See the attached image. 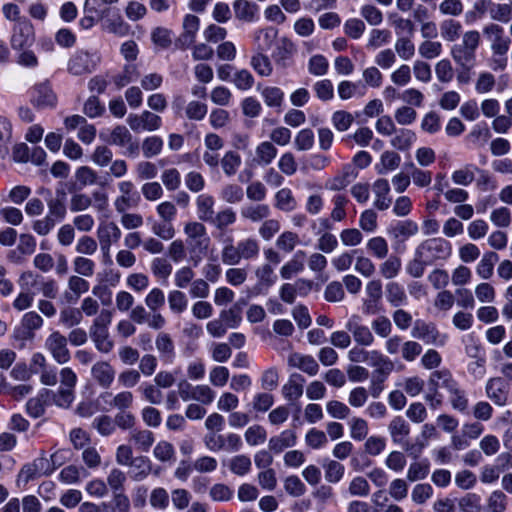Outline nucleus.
<instances>
[{"label":"nucleus","instance_id":"f704fd0d","mask_svg":"<svg viewBox=\"0 0 512 512\" xmlns=\"http://www.w3.org/2000/svg\"><path fill=\"white\" fill-rule=\"evenodd\" d=\"M275 206L279 210L290 212L296 209L297 201L295 200L292 191L288 188L280 189L275 195Z\"/></svg>","mask_w":512,"mask_h":512},{"label":"nucleus","instance_id":"6e6d98bb","mask_svg":"<svg viewBox=\"0 0 512 512\" xmlns=\"http://www.w3.org/2000/svg\"><path fill=\"white\" fill-rule=\"evenodd\" d=\"M221 165L224 173L227 176H232L237 172L241 165V157L234 151H228L222 158Z\"/></svg>","mask_w":512,"mask_h":512},{"label":"nucleus","instance_id":"8fccbe9b","mask_svg":"<svg viewBox=\"0 0 512 512\" xmlns=\"http://www.w3.org/2000/svg\"><path fill=\"white\" fill-rule=\"evenodd\" d=\"M251 460L246 455L234 456L229 462L230 471L238 476H244L251 470Z\"/></svg>","mask_w":512,"mask_h":512},{"label":"nucleus","instance_id":"c9c22d12","mask_svg":"<svg viewBox=\"0 0 512 512\" xmlns=\"http://www.w3.org/2000/svg\"><path fill=\"white\" fill-rule=\"evenodd\" d=\"M138 76L137 66L135 64H126L120 73L113 76L112 80L115 86L120 89L136 80Z\"/></svg>","mask_w":512,"mask_h":512},{"label":"nucleus","instance_id":"a878e982","mask_svg":"<svg viewBox=\"0 0 512 512\" xmlns=\"http://www.w3.org/2000/svg\"><path fill=\"white\" fill-rule=\"evenodd\" d=\"M198 218L204 222H211L214 212V198L207 194H201L196 200Z\"/></svg>","mask_w":512,"mask_h":512},{"label":"nucleus","instance_id":"c756f323","mask_svg":"<svg viewBox=\"0 0 512 512\" xmlns=\"http://www.w3.org/2000/svg\"><path fill=\"white\" fill-rule=\"evenodd\" d=\"M386 298L393 307H400L407 302L405 290L397 282H389L386 285Z\"/></svg>","mask_w":512,"mask_h":512},{"label":"nucleus","instance_id":"f03ea898","mask_svg":"<svg viewBox=\"0 0 512 512\" xmlns=\"http://www.w3.org/2000/svg\"><path fill=\"white\" fill-rule=\"evenodd\" d=\"M184 233L187 236V244L192 255L200 259L206 254L210 237L207 234L206 227L197 221L188 222L184 227Z\"/></svg>","mask_w":512,"mask_h":512},{"label":"nucleus","instance_id":"9d476101","mask_svg":"<svg viewBox=\"0 0 512 512\" xmlns=\"http://www.w3.org/2000/svg\"><path fill=\"white\" fill-rule=\"evenodd\" d=\"M31 102L39 108H53L56 106L57 97L48 82L35 85L31 91Z\"/></svg>","mask_w":512,"mask_h":512},{"label":"nucleus","instance_id":"603ef678","mask_svg":"<svg viewBox=\"0 0 512 512\" xmlns=\"http://www.w3.org/2000/svg\"><path fill=\"white\" fill-rule=\"evenodd\" d=\"M220 318L227 328H237L242 322L241 308L235 304L227 310H222Z\"/></svg>","mask_w":512,"mask_h":512},{"label":"nucleus","instance_id":"3c124183","mask_svg":"<svg viewBox=\"0 0 512 512\" xmlns=\"http://www.w3.org/2000/svg\"><path fill=\"white\" fill-rule=\"evenodd\" d=\"M241 259H252L259 254V244L253 238H247L237 243Z\"/></svg>","mask_w":512,"mask_h":512},{"label":"nucleus","instance_id":"338daca9","mask_svg":"<svg viewBox=\"0 0 512 512\" xmlns=\"http://www.w3.org/2000/svg\"><path fill=\"white\" fill-rule=\"evenodd\" d=\"M163 147V141L158 136L147 137L142 143L143 154L146 158L158 155Z\"/></svg>","mask_w":512,"mask_h":512},{"label":"nucleus","instance_id":"f257e3e1","mask_svg":"<svg viewBox=\"0 0 512 512\" xmlns=\"http://www.w3.org/2000/svg\"><path fill=\"white\" fill-rule=\"evenodd\" d=\"M480 44V33L470 30L464 33L462 41L451 48V56L460 67L473 68L476 62V50Z\"/></svg>","mask_w":512,"mask_h":512},{"label":"nucleus","instance_id":"37998d69","mask_svg":"<svg viewBox=\"0 0 512 512\" xmlns=\"http://www.w3.org/2000/svg\"><path fill=\"white\" fill-rule=\"evenodd\" d=\"M305 256L304 251H297L292 260L287 262L280 269V275L283 279H290L293 274L298 273L303 270L304 265L301 259Z\"/></svg>","mask_w":512,"mask_h":512},{"label":"nucleus","instance_id":"5fc2aeb1","mask_svg":"<svg viewBox=\"0 0 512 512\" xmlns=\"http://www.w3.org/2000/svg\"><path fill=\"white\" fill-rule=\"evenodd\" d=\"M401 259L397 256H390L380 265V274L386 279H392L401 270Z\"/></svg>","mask_w":512,"mask_h":512},{"label":"nucleus","instance_id":"a18cd8bd","mask_svg":"<svg viewBox=\"0 0 512 512\" xmlns=\"http://www.w3.org/2000/svg\"><path fill=\"white\" fill-rule=\"evenodd\" d=\"M461 29L460 22L454 19H446L440 24L441 36L449 42H453L459 37Z\"/></svg>","mask_w":512,"mask_h":512},{"label":"nucleus","instance_id":"e433bc0d","mask_svg":"<svg viewBox=\"0 0 512 512\" xmlns=\"http://www.w3.org/2000/svg\"><path fill=\"white\" fill-rule=\"evenodd\" d=\"M250 64L252 68L262 77H268L272 74L273 68L268 56L263 52H257L251 57Z\"/></svg>","mask_w":512,"mask_h":512},{"label":"nucleus","instance_id":"13d9d810","mask_svg":"<svg viewBox=\"0 0 512 512\" xmlns=\"http://www.w3.org/2000/svg\"><path fill=\"white\" fill-rule=\"evenodd\" d=\"M276 37L277 30L275 28L269 27L259 30L256 35V39L259 41L258 52L269 50L272 47Z\"/></svg>","mask_w":512,"mask_h":512},{"label":"nucleus","instance_id":"f3484780","mask_svg":"<svg viewBox=\"0 0 512 512\" xmlns=\"http://www.w3.org/2000/svg\"><path fill=\"white\" fill-rule=\"evenodd\" d=\"M93 379L102 387L109 388L115 378V370L106 361L96 362L91 368Z\"/></svg>","mask_w":512,"mask_h":512},{"label":"nucleus","instance_id":"052dcab7","mask_svg":"<svg viewBox=\"0 0 512 512\" xmlns=\"http://www.w3.org/2000/svg\"><path fill=\"white\" fill-rule=\"evenodd\" d=\"M92 426L102 436H109L116 430L114 420L108 415L96 417L92 422Z\"/></svg>","mask_w":512,"mask_h":512},{"label":"nucleus","instance_id":"5701e85b","mask_svg":"<svg viewBox=\"0 0 512 512\" xmlns=\"http://www.w3.org/2000/svg\"><path fill=\"white\" fill-rule=\"evenodd\" d=\"M304 377L299 373H293L288 382L283 385L282 393L286 400L292 402L298 400L303 394Z\"/></svg>","mask_w":512,"mask_h":512},{"label":"nucleus","instance_id":"864d4df0","mask_svg":"<svg viewBox=\"0 0 512 512\" xmlns=\"http://www.w3.org/2000/svg\"><path fill=\"white\" fill-rule=\"evenodd\" d=\"M462 512H481V497L475 493H468L458 500Z\"/></svg>","mask_w":512,"mask_h":512},{"label":"nucleus","instance_id":"de8ad7c7","mask_svg":"<svg viewBox=\"0 0 512 512\" xmlns=\"http://www.w3.org/2000/svg\"><path fill=\"white\" fill-rule=\"evenodd\" d=\"M400 156L393 151H385L381 155L380 164L377 166L379 174H386L389 171L395 170L400 164Z\"/></svg>","mask_w":512,"mask_h":512},{"label":"nucleus","instance_id":"774afa93","mask_svg":"<svg viewBox=\"0 0 512 512\" xmlns=\"http://www.w3.org/2000/svg\"><path fill=\"white\" fill-rule=\"evenodd\" d=\"M418 52L425 59H433L441 54L442 44L438 41L426 40L419 45Z\"/></svg>","mask_w":512,"mask_h":512},{"label":"nucleus","instance_id":"6e6552de","mask_svg":"<svg viewBox=\"0 0 512 512\" xmlns=\"http://www.w3.org/2000/svg\"><path fill=\"white\" fill-rule=\"evenodd\" d=\"M127 124L135 132L140 130L155 131L160 128L162 119L160 116L145 110L140 115L129 114Z\"/></svg>","mask_w":512,"mask_h":512},{"label":"nucleus","instance_id":"20e7f679","mask_svg":"<svg viewBox=\"0 0 512 512\" xmlns=\"http://www.w3.org/2000/svg\"><path fill=\"white\" fill-rule=\"evenodd\" d=\"M100 62L96 53L87 51H76L68 61V71L75 76L88 74L94 71Z\"/></svg>","mask_w":512,"mask_h":512},{"label":"nucleus","instance_id":"49530a36","mask_svg":"<svg viewBox=\"0 0 512 512\" xmlns=\"http://www.w3.org/2000/svg\"><path fill=\"white\" fill-rule=\"evenodd\" d=\"M432 377L436 380L439 388L446 389L449 393L456 392V388L459 386L457 381L454 380L450 371L437 370L431 373Z\"/></svg>","mask_w":512,"mask_h":512},{"label":"nucleus","instance_id":"ea45409f","mask_svg":"<svg viewBox=\"0 0 512 512\" xmlns=\"http://www.w3.org/2000/svg\"><path fill=\"white\" fill-rule=\"evenodd\" d=\"M325 479L329 483H338L344 476L345 467L335 460H325L323 463Z\"/></svg>","mask_w":512,"mask_h":512},{"label":"nucleus","instance_id":"6ab92c4d","mask_svg":"<svg viewBox=\"0 0 512 512\" xmlns=\"http://www.w3.org/2000/svg\"><path fill=\"white\" fill-rule=\"evenodd\" d=\"M235 17L244 22H253L258 17L259 6L248 0H235L233 3Z\"/></svg>","mask_w":512,"mask_h":512},{"label":"nucleus","instance_id":"aec40b11","mask_svg":"<svg viewBox=\"0 0 512 512\" xmlns=\"http://www.w3.org/2000/svg\"><path fill=\"white\" fill-rule=\"evenodd\" d=\"M288 364L291 367H295L307 373L310 376H314L319 371V365L316 360L310 355H302L300 353H292L288 357Z\"/></svg>","mask_w":512,"mask_h":512},{"label":"nucleus","instance_id":"39448f33","mask_svg":"<svg viewBox=\"0 0 512 512\" xmlns=\"http://www.w3.org/2000/svg\"><path fill=\"white\" fill-rule=\"evenodd\" d=\"M35 40L34 27L31 22L23 18L14 24L10 39L11 47L14 50L29 48Z\"/></svg>","mask_w":512,"mask_h":512},{"label":"nucleus","instance_id":"f8f14e48","mask_svg":"<svg viewBox=\"0 0 512 512\" xmlns=\"http://www.w3.org/2000/svg\"><path fill=\"white\" fill-rule=\"evenodd\" d=\"M345 328L353 336L354 341L362 346H370L374 342V336L370 329L360 323L358 316H352L346 323Z\"/></svg>","mask_w":512,"mask_h":512},{"label":"nucleus","instance_id":"69168bd1","mask_svg":"<svg viewBox=\"0 0 512 512\" xmlns=\"http://www.w3.org/2000/svg\"><path fill=\"white\" fill-rule=\"evenodd\" d=\"M395 51L401 59L409 60L415 54V46L409 37H401L395 43Z\"/></svg>","mask_w":512,"mask_h":512},{"label":"nucleus","instance_id":"4be33fe9","mask_svg":"<svg viewBox=\"0 0 512 512\" xmlns=\"http://www.w3.org/2000/svg\"><path fill=\"white\" fill-rule=\"evenodd\" d=\"M127 466L130 467V478L137 482L144 480L152 472V462L146 456L135 457Z\"/></svg>","mask_w":512,"mask_h":512},{"label":"nucleus","instance_id":"bf43d9fd","mask_svg":"<svg viewBox=\"0 0 512 512\" xmlns=\"http://www.w3.org/2000/svg\"><path fill=\"white\" fill-rule=\"evenodd\" d=\"M492 20L507 23L512 19V5L493 4L489 10Z\"/></svg>","mask_w":512,"mask_h":512},{"label":"nucleus","instance_id":"b1692460","mask_svg":"<svg viewBox=\"0 0 512 512\" xmlns=\"http://www.w3.org/2000/svg\"><path fill=\"white\" fill-rule=\"evenodd\" d=\"M75 178L78 183V186L75 185L73 188H70L69 191H80L86 186L95 185L98 183V175L96 171L88 166H81L75 172Z\"/></svg>","mask_w":512,"mask_h":512},{"label":"nucleus","instance_id":"412c9836","mask_svg":"<svg viewBox=\"0 0 512 512\" xmlns=\"http://www.w3.org/2000/svg\"><path fill=\"white\" fill-rule=\"evenodd\" d=\"M373 192L375 194L374 206L378 210H387L391 203L392 198L389 196L390 185L386 179H378L373 184Z\"/></svg>","mask_w":512,"mask_h":512},{"label":"nucleus","instance_id":"0e129e2a","mask_svg":"<svg viewBox=\"0 0 512 512\" xmlns=\"http://www.w3.org/2000/svg\"><path fill=\"white\" fill-rule=\"evenodd\" d=\"M149 502L150 505L155 509H166L169 505L168 492L162 487L153 489L150 494Z\"/></svg>","mask_w":512,"mask_h":512},{"label":"nucleus","instance_id":"cd10ccee","mask_svg":"<svg viewBox=\"0 0 512 512\" xmlns=\"http://www.w3.org/2000/svg\"><path fill=\"white\" fill-rule=\"evenodd\" d=\"M100 138L111 145L125 147L130 142V139H132V134L126 126L117 125L113 128L108 138L103 133H100Z\"/></svg>","mask_w":512,"mask_h":512},{"label":"nucleus","instance_id":"e2e57ef3","mask_svg":"<svg viewBox=\"0 0 512 512\" xmlns=\"http://www.w3.org/2000/svg\"><path fill=\"white\" fill-rule=\"evenodd\" d=\"M74 271L84 277H91L94 274L95 263L86 257L77 256L73 260Z\"/></svg>","mask_w":512,"mask_h":512},{"label":"nucleus","instance_id":"4c0bfd02","mask_svg":"<svg viewBox=\"0 0 512 512\" xmlns=\"http://www.w3.org/2000/svg\"><path fill=\"white\" fill-rule=\"evenodd\" d=\"M395 133L396 135L391 139L390 143L394 148L401 151L409 149L416 139L415 133L408 129H396Z\"/></svg>","mask_w":512,"mask_h":512},{"label":"nucleus","instance_id":"473e14b6","mask_svg":"<svg viewBox=\"0 0 512 512\" xmlns=\"http://www.w3.org/2000/svg\"><path fill=\"white\" fill-rule=\"evenodd\" d=\"M83 320L82 311L74 307H65L60 311L59 323L66 328L79 325Z\"/></svg>","mask_w":512,"mask_h":512},{"label":"nucleus","instance_id":"9b49d317","mask_svg":"<svg viewBox=\"0 0 512 512\" xmlns=\"http://www.w3.org/2000/svg\"><path fill=\"white\" fill-rule=\"evenodd\" d=\"M486 394L494 404L504 406L508 400L509 384L502 377H494L487 381Z\"/></svg>","mask_w":512,"mask_h":512},{"label":"nucleus","instance_id":"a19ab883","mask_svg":"<svg viewBox=\"0 0 512 512\" xmlns=\"http://www.w3.org/2000/svg\"><path fill=\"white\" fill-rule=\"evenodd\" d=\"M99 242H117L121 237V231L114 222H108L100 225L97 230Z\"/></svg>","mask_w":512,"mask_h":512},{"label":"nucleus","instance_id":"2eb2a0df","mask_svg":"<svg viewBox=\"0 0 512 512\" xmlns=\"http://www.w3.org/2000/svg\"><path fill=\"white\" fill-rule=\"evenodd\" d=\"M255 275L257 277V283L252 290L255 295L266 294L277 280V276L269 264L258 267L255 271Z\"/></svg>","mask_w":512,"mask_h":512},{"label":"nucleus","instance_id":"7c9ffc66","mask_svg":"<svg viewBox=\"0 0 512 512\" xmlns=\"http://www.w3.org/2000/svg\"><path fill=\"white\" fill-rule=\"evenodd\" d=\"M497 253L486 252L477 265L476 272L484 280L489 279L493 275L494 265L498 261Z\"/></svg>","mask_w":512,"mask_h":512},{"label":"nucleus","instance_id":"0eeeda50","mask_svg":"<svg viewBox=\"0 0 512 512\" xmlns=\"http://www.w3.org/2000/svg\"><path fill=\"white\" fill-rule=\"evenodd\" d=\"M388 432L394 444L400 445L406 451H411L414 448L408 442L410 425L402 416H396L390 421Z\"/></svg>","mask_w":512,"mask_h":512},{"label":"nucleus","instance_id":"1a4fd4ad","mask_svg":"<svg viewBox=\"0 0 512 512\" xmlns=\"http://www.w3.org/2000/svg\"><path fill=\"white\" fill-rule=\"evenodd\" d=\"M484 35L491 41L493 54H506L510 47V38L504 36V29L498 24H488L483 28Z\"/></svg>","mask_w":512,"mask_h":512},{"label":"nucleus","instance_id":"79ce46f5","mask_svg":"<svg viewBox=\"0 0 512 512\" xmlns=\"http://www.w3.org/2000/svg\"><path fill=\"white\" fill-rule=\"evenodd\" d=\"M261 96L268 107L279 108L284 100V92L275 86L262 89Z\"/></svg>","mask_w":512,"mask_h":512},{"label":"nucleus","instance_id":"393cba45","mask_svg":"<svg viewBox=\"0 0 512 512\" xmlns=\"http://www.w3.org/2000/svg\"><path fill=\"white\" fill-rule=\"evenodd\" d=\"M296 433L292 430H285L280 435L274 436L269 440V449L275 453H280L288 447L296 444Z\"/></svg>","mask_w":512,"mask_h":512},{"label":"nucleus","instance_id":"09e8293b","mask_svg":"<svg viewBox=\"0 0 512 512\" xmlns=\"http://www.w3.org/2000/svg\"><path fill=\"white\" fill-rule=\"evenodd\" d=\"M92 206V198L90 195L75 192L71 195L69 209L72 213H78L87 210Z\"/></svg>","mask_w":512,"mask_h":512},{"label":"nucleus","instance_id":"72a5a7b5","mask_svg":"<svg viewBox=\"0 0 512 512\" xmlns=\"http://www.w3.org/2000/svg\"><path fill=\"white\" fill-rule=\"evenodd\" d=\"M418 231V226L416 223L406 220L398 222L396 225L389 228L388 232L389 234L395 238L403 240L416 234Z\"/></svg>","mask_w":512,"mask_h":512},{"label":"nucleus","instance_id":"bb28decb","mask_svg":"<svg viewBox=\"0 0 512 512\" xmlns=\"http://www.w3.org/2000/svg\"><path fill=\"white\" fill-rule=\"evenodd\" d=\"M90 337L98 351L109 353L113 349L114 344L109 339L108 329L90 327Z\"/></svg>","mask_w":512,"mask_h":512},{"label":"nucleus","instance_id":"680f3d73","mask_svg":"<svg viewBox=\"0 0 512 512\" xmlns=\"http://www.w3.org/2000/svg\"><path fill=\"white\" fill-rule=\"evenodd\" d=\"M369 252L379 259H383L388 254V244L383 237H373L367 243Z\"/></svg>","mask_w":512,"mask_h":512},{"label":"nucleus","instance_id":"423d86ee","mask_svg":"<svg viewBox=\"0 0 512 512\" xmlns=\"http://www.w3.org/2000/svg\"><path fill=\"white\" fill-rule=\"evenodd\" d=\"M45 348L58 364L70 361L71 353L68 348V339L59 331L52 332L45 341Z\"/></svg>","mask_w":512,"mask_h":512},{"label":"nucleus","instance_id":"a211bd4d","mask_svg":"<svg viewBox=\"0 0 512 512\" xmlns=\"http://www.w3.org/2000/svg\"><path fill=\"white\" fill-rule=\"evenodd\" d=\"M411 335L412 337L420 339L427 344H434L439 337V332L434 324L426 323L422 320H416L414 322Z\"/></svg>","mask_w":512,"mask_h":512},{"label":"nucleus","instance_id":"c85d7f7f","mask_svg":"<svg viewBox=\"0 0 512 512\" xmlns=\"http://www.w3.org/2000/svg\"><path fill=\"white\" fill-rule=\"evenodd\" d=\"M294 52V44L289 39L282 38L275 52L273 53V58L276 64L280 65L281 67H287L288 60L291 58Z\"/></svg>","mask_w":512,"mask_h":512},{"label":"nucleus","instance_id":"58836bf2","mask_svg":"<svg viewBox=\"0 0 512 512\" xmlns=\"http://www.w3.org/2000/svg\"><path fill=\"white\" fill-rule=\"evenodd\" d=\"M269 214L270 208L266 204L250 205L241 209V216L253 222L261 221L267 218Z\"/></svg>","mask_w":512,"mask_h":512},{"label":"nucleus","instance_id":"2f4dec72","mask_svg":"<svg viewBox=\"0 0 512 512\" xmlns=\"http://www.w3.org/2000/svg\"><path fill=\"white\" fill-rule=\"evenodd\" d=\"M277 155V149L273 143L264 141L256 147L255 161L262 166L269 165Z\"/></svg>","mask_w":512,"mask_h":512},{"label":"nucleus","instance_id":"c03bdc74","mask_svg":"<svg viewBox=\"0 0 512 512\" xmlns=\"http://www.w3.org/2000/svg\"><path fill=\"white\" fill-rule=\"evenodd\" d=\"M130 435L137 448L143 452H148L155 440L154 434L149 430H134Z\"/></svg>","mask_w":512,"mask_h":512},{"label":"nucleus","instance_id":"ddd939ff","mask_svg":"<svg viewBox=\"0 0 512 512\" xmlns=\"http://www.w3.org/2000/svg\"><path fill=\"white\" fill-rule=\"evenodd\" d=\"M43 325V318L36 312L31 311L23 315L21 327L16 330V338L30 340L34 337V331Z\"/></svg>","mask_w":512,"mask_h":512},{"label":"nucleus","instance_id":"7ed1b4c3","mask_svg":"<svg viewBox=\"0 0 512 512\" xmlns=\"http://www.w3.org/2000/svg\"><path fill=\"white\" fill-rule=\"evenodd\" d=\"M417 255L432 265L437 260H446L452 253L450 242L443 238H430L423 241L416 249Z\"/></svg>","mask_w":512,"mask_h":512},{"label":"nucleus","instance_id":"4468645a","mask_svg":"<svg viewBox=\"0 0 512 512\" xmlns=\"http://www.w3.org/2000/svg\"><path fill=\"white\" fill-rule=\"evenodd\" d=\"M48 214L56 223L62 221L67 214L66 193L63 189H57L55 197L46 199Z\"/></svg>","mask_w":512,"mask_h":512},{"label":"nucleus","instance_id":"4d7b16f0","mask_svg":"<svg viewBox=\"0 0 512 512\" xmlns=\"http://www.w3.org/2000/svg\"><path fill=\"white\" fill-rule=\"evenodd\" d=\"M350 436L356 441L364 440L368 435V423L365 419L354 417L350 420Z\"/></svg>","mask_w":512,"mask_h":512},{"label":"nucleus","instance_id":"dca6fc26","mask_svg":"<svg viewBox=\"0 0 512 512\" xmlns=\"http://www.w3.org/2000/svg\"><path fill=\"white\" fill-rule=\"evenodd\" d=\"M369 365L375 368L371 378L387 379L394 369L393 362L376 350L372 351Z\"/></svg>","mask_w":512,"mask_h":512}]
</instances>
